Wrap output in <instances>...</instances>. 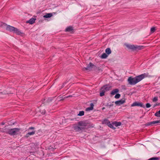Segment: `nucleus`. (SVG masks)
Returning a JSON list of instances; mask_svg holds the SVG:
<instances>
[{
	"label": "nucleus",
	"instance_id": "obj_12",
	"mask_svg": "<svg viewBox=\"0 0 160 160\" xmlns=\"http://www.w3.org/2000/svg\"><path fill=\"white\" fill-rule=\"evenodd\" d=\"M35 18H32L30 19L28 21H27V22L28 23L30 24H32L35 22Z\"/></svg>",
	"mask_w": 160,
	"mask_h": 160
},
{
	"label": "nucleus",
	"instance_id": "obj_16",
	"mask_svg": "<svg viewBox=\"0 0 160 160\" xmlns=\"http://www.w3.org/2000/svg\"><path fill=\"white\" fill-rule=\"evenodd\" d=\"M121 125V123L120 122H115L112 123V125H114L116 127L120 126Z\"/></svg>",
	"mask_w": 160,
	"mask_h": 160
},
{
	"label": "nucleus",
	"instance_id": "obj_14",
	"mask_svg": "<svg viewBox=\"0 0 160 160\" xmlns=\"http://www.w3.org/2000/svg\"><path fill=\"white\" fill-rule=\"evenodd\" d=\"M160 122L159 121H153V122H151L148 123H147V125H152V124H155L156 123H159Z\"/></svg>",
	"mask_w": 160,
	"mask_h": 160
},
{
	"label": "nucleus",
	"instance_id": "obj_29",
	"mask_svg": "<svg viewBox=\"0 0 160 160\" xmlns=\"http://www.w3.org/2000/svg\"><path fill=\"white\" fill-rule=\"evenodd\" d=\"M104 88H103V87H102L100 89V91L105 93L106 92V90H105V89H104Z\"/></svg>",
	"mask_w": 160,
	"mask_h": 160
},
{
	"label": "nucleus",
	"instance_id": "obj_28",
	"mask_svg": "<svg viewBox=\"0 0 160 160\" xmlns=\"http://www.w3.org/2000/svg\"><path fill=\"white\" fill-rule=\"evenodd\" d=\"M104 92H102V91H100V95L101 97H102L104 95Z\"/></svg>",
	"mask_w": 160,
	"mask_h": 160
},
{
	"label": "nucleus",
	"instance_id": "obj_24",
	"mask_svg": "<svg viewBox=\"0 0 160 160\" xmlns=\"http://www.w3.org/2000/svg\"><path fill=\"white\" fill-rule=\"evenodd\" d=\"M156 30L155 28L154 27H152L151 28L150 31L151 33L154 32Z\"/></svg>",
	"mask_w": 160,
	"mask_h": 160
},
{
	"label": "nucleus",
	"instance_id": "obj_19",
	"mask_svg": "<svg viewBox=\"0 0 160 160\" xmlns=\"http://www.w3.org/2000/svg\"><path fill=\"white\" fill-rule=\"evenodd\" d=\"M73 30V28L71 26H69L67 27L66 29V31L67 32H70Z\"/></svg>",
	"mask_w": 160,
	"mask_h": 160
},
{
	"label": "nucleus",
	"instance_id": "obj_7",
	"mask_svg": "<svg viewBox=\"0 0 160 160\" xmlns=\"http://www.w3.org/2000/svg\"><path fill=\"white\" fill-rule=\"evenodd\" d=\"M132 107H134L135 106H140L141 107L144 108V106H143L142 104V103L138 102H135L133 103L131 105Z\"/></svg>",
	"mask_w": 160,
	"mask_h": 160
},
{
	"label": "nucleus",
	"instance_id": "obj_25",
	"mask_svg": "<svg viewBox=\"0 0 160 160\" xmlns=\"http://www.w3.org/2000/svg\"><path fill=\"white\" fill-rule=\"evenodd\" d=\"M120 97V94H117L116 95H115V98H116L118 99Z\"/></svg>",
	"mask_w": 160,
	"mask_h": 160
},
{
	"label": "nucleus",
	"instance_id": "obj_11",
	"mask_svg": "<svg viewBox=\"0 0 160 160\" xmlns=\"http://www.w3.org/2000/svg\"><path fill=\"white\" fill-rule=\"evenodd\" d=\"M90 107L87 108L86 109V111H90L93 109L94 106L93 104L92 103L90 104Z\"/></svg>",
	"mask_w": 160,
	"mask_h": 160
},
{
	"label": "nucleus",
	"instance_id": "obj_4",
	"mask_svg": "<svg viewBox=\"0 0 160 160\" xmlns=\"http://www.w3.org/2000/svg\"><path fill=\"white\" fill-rule=\"evenodd\" d=\"M79 125H74L73 126V128L76 131H79L82 129H83L85 128L84 126V123L82 122H79L78 123Z\"/></svg>",
	"mask_w": 160,
	"mask_h": 160
},
{
	"label": "nucleus",
	"instance_id": "obj_33",
	"mask_svg": "<svg viewBox=\"0 0 160 160\" xmlns=\"http://www.w3.org/2000/svg\"><path fill=\"white\" fill-rule=\"evenodd\" d=\"M1 124H2V125H4L5 124V123H4V122H2V123H1Z\"/></svg>",
	"mask_w": 160,
	"mask_h": 160
},
{
	"label": "nucleus",
	"instance_id": "obj_21",
	"mask_svg": "<svg viewBox=\"0 0 160 160\" xmlns=\"http://www.w3.org/2000/svg\"><path fill=\"white\" fill-rule=\"evenodd\" d=\"M108 55L107 54L105 53H103L102 54L101 56V58H106L107 57Z\"/></svg>",
	"mask_w": 160,
	"mask_h": 160
},
{
	"label": "nucleus",
	"instance_id": "obj_36",
	"mask_svg": "<svg viewBox=\"0 0 160 160\" xmlns=\"http://www.w3.org/2000/svg\"><path fill=\"white\" fill-rule=\"evenodd\" d=\"M3 24L4 25H5V23H3Z\"/></svg>",
	"mask_w": 160,
	"mask_h": 160
},
{
	"label": "nucleus",
	"instance_id": "obj_31",
	"mask_svg": "<svg viewBox=\"0 0 160 160\" xmlns=\"http://www.w3.org/2000/svg\"><path fill=\"white\" fill-rule=\"evenodd\" d=\"M41 112L42 114H44L45 113V110H42V111H41Z\"/></svg>",
	"mask_w": 160,
	"mask_h": 160
},
{
	"label": "nucleus",
	"instance_id": "obj_23",
	"mask_svg": "<svg viewBox=\"0 0 160 160\" xmlns=\"http://www.w3.org/2000/svg\"><path fill=\"white\" fill-rule=\"evenodd\" d=\"M155 115L156 117H160V110L157 112L155 114Z\"/></svg>",
	"mask_w": 160,
	"mask_h": 160
},
{
	"label": "nucleus",
	"instance_id": "obj_6",
	"mask_svg": "<svg viewBox=\"0 0 160 160\" xmlns=\"http://www.w3.org/2000/svg\"><path fill=\"white\" fill-rule=\"evenodd\" d=\"M95 65L92 63H90L88 65V66L86 68H83V70H86L88 71H90L92 70V68H95Z\"/></svg>",
	"mask_w": 160,
	"mask_h": 160
},
{
	"label": "nucleus",
	"instance_id": "obj_1",
	"mask_svg": "<svg viewBox=\"0 0 160 160\" xmlns=\"http://www.w3.org/2000/svg\"><path fill=\"white\" fill-rule=\"evenodd\" d=\"M148 73H147L141 74L134 78L132 77H129L128 79V82L130 85H135L145 78L148 77Z\"/></svg>",
	"mask_w": 160,
	"mask_h": 160
},
{
	"label": "nucleus",
	"instance_id": "obj_5",
	"mask_svg": "<svg viewBox=\"0 0 160 160\" xmlns=\"http://www.w3.org/2000/svg\"><path fill=\"white\" fill-rule=\"evenodd\" d=\"M102 123L103 124H106L109 127L114 129L116 128L114 127L111 124L110 122L107 119L104 120L102 122Z\"/></svg>",
	"mask_w": 160,
	"mask_h": 160
},
{
	"label": "nucleus",
	"instance_id": "obj_18",
	"mask_svg": "<svg viewBox=\"0 0 160 160\" xmlns=\"http://www.w3.org/2000/svg\"><path fill=\"white\" fill-rule=\"evenodd\" d=\"M103 88H104V89H105L106 91H108L109 90L110 88V87L108 85H106L103 87Z\"/></svg>",
	"mask_w": 160,
	"mask_h": 160
},
{
	"label": "nucleus",
	"instance_id": "obj_9",
	"mask_svg": "<svg viewBox=\"0 0 160 160\" xmlns=\"http://www.w3.org/2000/svg\"><path fill=\"white\" fill-rule=\"evenodd\" d=\"M6 29L8 31L13 32L14 29H15V27L10 25H7Z\"/></svg>",
	"mask_w": 160,
	"mask_h": 160
},
{
	"label": "nucleus",
	"instance_id": "obj_13",
	"mask_svg": "<svg viewBox=\"0 0 160 160\" xmlns=\"http://www.w3.org/2000/svg\"><path fill=\"white\" fill-rule=\"evenodd\" d=\"M35 132V131H32L31 132H28L26 135V138H28L29 136L33 135Z\"/></svg>",
	"mask_w": 160,
	"mask_h": 160
},
{
	"label": "nucleus",
	"instance_id": "obj_26",
	"mask_svg": "<svg viewBox=\"0 0 160 160\" xmlns=\"http://www.w3.org/2000/svg\"><path fill=\"white\" fill-rule=\"evenodd\" d=\"M158 158H150L148 160H158Z\"/></svg>",
	"mask_w": 160,
	"mask_h": 160
},
{
	"label": "nucleus",
	"instance_id": "obj_8",
	"mask_svg": "<svg viewBox=\"0 0 160 160\" xmlns=\"http://www.w3.org/2000/svg\"><path fill=\"white\" fill-rule=\"evenodd\" d=\"M125 102V100L124 99H122L120 100L115 101V103L117 105H120L123 104Z\"/></svg>",
	"mask_w": 160,
	"mask_h": 160
},
{
	"label": "nucleus",
	"instance_id": "obj_35",
	"mask_svg": "<svg viewBox=\"0 0 160 160\" xmlns=\"http://www.w3.org/2000/svg\"><path fill=\"white\" fill-rule=\"evenodd\" d=\"M112 106V105H110V106Z\"/></svg>",
	"mask_w": 160,
	"mask_h": 160
},
{
	"label": "nucleus",
	"instance_id": "obj_27",
	"mask_svg": "<svg viewBox=\"0 0 160 160\" xmlns=\"http://www.w3.org/2000/svg\"><path fill=\"white\" fill-rule=\"evenodd\" d=\"M158 100V98L157 97H155L152 99V101L153 102H156Z\"/></svg>",
	"mask_w": 160,
	"mask_h": 160
},
{
	"label": "nucleus",
	"instance_id": "obj_2",
	"mask_svg": "<svg viewBox=\"0 0 160 160\" xmlns=\"http://www.w3.org/2000/svg\"><path fill=\"white\" fill-rule=\"evenodd\" d=\"M20 128H15L12 129H8L5 131L7 133L11 135H14L18 134L20 133Z\"/></svg>",
	"mask_w": 160,
	"mask_h": 160
},
{
	"label": "nucleus",
	"instance_id": "obj_10",
	"mask_svg": "<svg viewBox=\"0 0 160 160\" xmlns=\"http://www.w3.org/2000/svg\"><path fill=\"white\" fill-rule=\"evenodd\" d=\"M13 32L18 35H20L22 33L20 30L15 28V29H14Z\"/></svg>",
	"mask_w": 160,
	"mask_h": 160
},
{
	"label": "nucleus",
	"instance_id": "obj_20",
	"mask_svg": "<svg viewBox=\"0 0 160 160\" xmlns=\"http://www.w3.org/2000/svg\"><path fill=\"white\" fill-rule=\"evenodd\" d=\"M105 52L106 54L108 55H109L111 52V51L110 48H107L105 50Z\"/></svg>",
	"mask_w": 160,
	"mask_h": 160
},
{
	"label": "nucleus",
	"instance_id": "obj_34",
	"mask_svg": "<svg viewBox=\"0 0 160 160\" xmlns=\"http://www.w3.org/2000/svg\"><path fill=\"white\" fill-rule=\"evenodd\" d=\"M71 96H67V97H65V98H68V97H71Z\"/></svg>",
	"mask_w": 160,
	"mask_h": 160
},
{
	"label": "nucleus",
	"instance_id": "obj_17",
	"mask_svg": "<svg viewBox=\"0 0 160 160\" xmlns=\"http://www.w3.org/2000/svg\"><path fill=\"white\" fill-rule=\"evenodd\" d=\"M119 91V90L118 89H115L114 90H113L111 92V94L112 95H115L116 93L118 92Z\"/></svg>",
	"mask_w": 160,
	"mask_h": 160
},
{
	"label": "nucleus",
	"instance_id": "obj_3",
	"mask_svg": "<svg viewBox=\"0 0 160 160\" xmlns=\"http://www.w3.org/2000/svg\"><path fill=\"white\" fill-rule=\"evenodd\" d=\"M126 46L128 49H131L132 50H138L142 49L143 48V47L142 46L126 44Z\"/></svg>",
	"mask_w": 160,
	"mask_h": 160
},
{
	"label": "nucleus",
	"instance_id": "obj_30",
	"mask_svg": "<svg viewBox=\"0 0 160 160\" xmlns=\"http://www.w3.org/2000/svg\"><path fill=\"white\" fill-rule=\"evenodd\" d=\"M151 106V105L149 103H147L146 104V107L147 108H150Z\"/></svg>",
	"mask_w": 160,
	"mask_h": 160
},
{
	"label": "nucleus",
	"instance_id": "obj_15",
	"mask_svg": "<svg viewBox=\"0 0 160 160\" xmlns=\"http://www.w3.org/2000/svg\"><path fill=\"white\" fill-rule=\"evenodd\" d=\"M52 13H48L46 14L43 16V17L44 18H49L52 16Z\"/></svg>",
	"mask_w": 160,
	"mask_h": 160
},
{
	"label": "nucleus",
	"instance_id": "obj_32",
	"mask_svg": "<svg viewBox=\"0 0 160 160\" xmlns=\"http://www.w3.org/2000/svg\"><path fill=\"white\" fill-rule=\"evenodd\" d=\"M34 129V127H30L29 128H28V130H30V129Z\"/></svg>",
	"mask_w": 160,
	"mask_h": 160
},
{
	"label": "nucleus",
	"instance_id": "obj_22",
	"mask_svg": "<svg viewBox=\"0 0 160 160\" xmlns=\"http://www.w3.org/2000/svg\"><path fill=\"white\" fill-rule=\"evenodd\" d=\"M84 112L83 111H81L79 112L78 115L79 116H82L84 115Z\"/></svg>",
	"mask_w": 160,
	"mask_h": 160
}]
</instances>
